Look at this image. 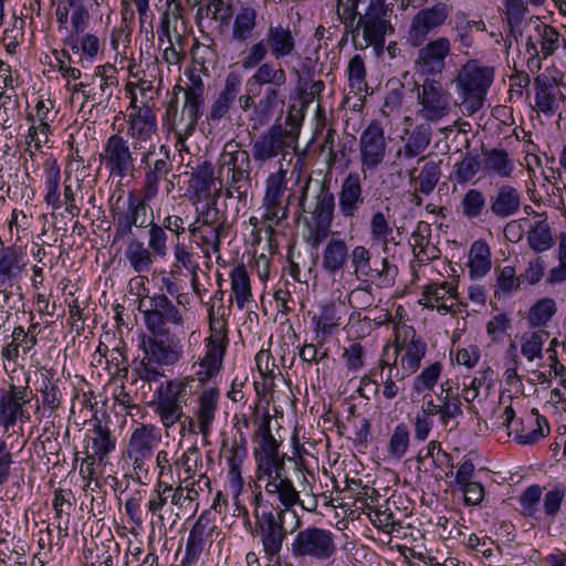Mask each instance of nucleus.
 <instances>
[{"mask_svg": "<svg viewBox=\"0 0 566 566\" xmlns=\"http://www.w3.org/2000/svg\"><path fill=\"white\" fill-rule=\"evenodd\" d=\"M270 422V417H264L259 421L255 431L256 478L260 482H264L266 494L277 499L284 507L282 511H285L286 515L300 502V493L293 484V478L286 467V461L294 462V475L296 478L302 475L305 481L303 462L280 453L281 442L271 433Z\"/></svg>", "mask_w": 566, "mask_h": 566, "instance_id": "1", "label": "nucleus"}, {"mask_svg": "<svg viewBox=\"0 0 566 566\" xmlns=\"http://www.w3.org/2000/svg\"><path fill=\"white\" fill-rule=\"evenodd\" d=\"M312 178L307 177L300 190L298 208L300 212L308 213L310 219H305L306 233L305 242L312 249L318 247L327 240L331 226L334 220L335 196L323 182H316L313 203H307L308 192L311 190Z\"/></svg>", "mask_w": 566, "mask_h": 566, "instance_id": "2", "label": "nucleus"}, {"mask_svg": "<svg viewBox=\"0 0 566 566\" xmlns=\"http://www.w3.org/2000/svg\"><path fill=\"white\" fill-rule=\"evenodd\" d=\"M140 337L139 347L144 357L136 369L145 381H157L164 376V366L175 365L182 356V345L177 335L169 331L149 332Z\"/></svg>", "mask_w": 566, "mask_h": 566, "instance_id": "3", "label": "nucleus"}, {"mask_svg": "<svg viewBox=\"0 0 566 566\" xmlns=\"http://www.w3.org/2000/svg\"><path fill=\"white\" fill-rule=\"evenodd\" d=\"M252 166L249 151L234 140L227 142L218 159L219 178L224 179L226 197L245 200L251 187Z\"/></svg>", "mask_w": 566, "mask_h": 566, "instance_id": "4", "label": "nucleus"}, {"mask_svg": "<svg viewBox=\"0 0 566 566\" xmlns=\"http://www.w3.org/2000/svg\"><path fill=\"white\" fill-rule=\"evenodd\" d=\"M365 4V12L350 31L352 40L356 49L373 46L379 54L384 50L386 35L391 34L394 28L387 19L385 0H367Z\"/></svg>", "mask_w": 566, "mask_h": 566, "instance_id": "5", "label": "nucleus"}, {"mask_svg": "<svg viewBox=\"0 0 566 566\" xmlns=\"http://www.w3.org/2000/svg\"><path fill=\"white\" fill-rule=\"evenodd\" d=\"M198 391V385L191 377L171 379L157 391L154 412L165 429H169L185 417L184 406Z\"/></svg>", "mask_w": 566, "mask_h": 566, "instance_id": "6", "label": "nucleus"}, {"mask_svg": "<svg viewBox=\"0 0 566 566\" xmlns=\"http://www.w3.org/2000/svg\"><path fill=\"white\" fill-rule=\"evenodd\" d=\"M493 77V67L481 65L478 61H469L460 69L455 85L458 94L462 98L461 105L469 115L474 114L483 106Z\"/></svg>", "mask_w": 566, "mask_h": 566, "instance_id": "7", "label": "nucleus"}, {"mask_svg": "<svg viewBox=\"0 0 566 566\" xmlns=\"http://www.w3.org/2000/svg\"><path fill=\"white\" fill-rule=\"evenodd\" d=\"M417 92V115L429 123H438L448 117L455 105L452 94L433 77L422 78L415 85Z\"/></svg>", "mask_w": 566, "mask_h": 566, "instance_id": "8", "label": "nucleus"}, {"mask_svg": "<svg viewBox=\"0 0 566 566\" xmlns=\"http://www.w3.org/2000/svg\"><path fill=\"white\" fill-rule=\"evenodd\" d=\"M352 274L361 284H377L379 286H390L394 284L398 269L390 263L387 256L380 261L373 260V254L368 248L358 244L350 250Z\"/></svg>", "mask_w": 566, "mask_h": 566, "instance_id": "9", "label": "nucleus"}, {"mask_svg": "<svg viewBox=\"0 0 566 566\" xmlns=\"http://www.w3.org/2000/svg\"><path fill=\"white\" fill-rule=\"evenodd\" d=\"M296 140L297 133L294 127L287 130L281 124H274L252 142L251 156L259 166L276 157L284 159L290 149L295 148Z\"/></svg>", "mask_w": 566, "mask_h": 566, "instance_id": "10", "label": "nucleus"}, {"mask_svg": "<svg viewBox=\"0 0 566 566\" xmlns=\"http://www.w3.org/2000/svg\"><path fill=\"white\" fill-rule=\"evenodd\" d=\"M335 534L326 528L308 526L296 533L290 551L295 558L326 560L336 553Z\"/></svg>", "mask_w": 566, "mask_h": 566, "instance_id": "11", "label": "nucleus"}, {"mask_svg": "<svg viewBox=\"0 0 566 566\" xmlns=\"http://www.w3.org/2000/svg\"><path fill=\"white\" fill-rule=\"evenodd\" d=\"M140 164L144 171L142 192L147 200H153L159 192L160 182L172 170L170 150L165 145H150L143 154Z\"/></svg>", "mask_w": 566, "mask_h": 566, "instance_id": "12", "label": "nucleus"}, {"mask_svg": "<svg viewBox=\"0 0 566 566\" xmlns=\"http://www.w3.org/2000/svg\"><path fill=\"white\" fill-rule=\"evenodd\" d=\"M127 132L126 135L132 139V148L135 151L146 149L154 145V138L157 135V118L153 106L138 104L134 95L128 106Z\"/></svg>", "mask_w": 566, "mask_h": 566, "instance_id": "13", "label": "nucleus"}, {"mask_svg": "<svg viewBox=\"0 0 566 566\" xmlns=\"http://www.w3.org/2000/svg\"><path fill=\"white\" fill-rule=\"evenodd\" d=\"M138 311L144 316L148 332L167 331L165 325L184 326L181 312L165 294L146 295L138 300Z\"/></svg>", "mask_w": 566, "mask_h": 566, "instance_id": "14", "label": "nucleus"}, {"mask_svg": "<svg viewBox=\"0 0 566 566\" xmlns=\"http://www.w3.org/2000/svg\"><path fill=\"white\" fill-rule=\"evenodd\" d=\"M418 53L415 60V71L421 78L441 75L447 67V59L451 54V42L447 36H438L427 40L421 46H417Z\"/></svg>", "mask_w": 566, "mask_h": 566, "instance_id": "15", "label": "nucleus"}, {"mask_svg": "<svg viewBox=\"0 0 566 566\" xmlns=\"http://www.w3.org/2000/svg\"><path fill=\"white\" fill-rule=\"evenodd\" d=\"M101 157L109 176L120 180L134 176L135 158L133 156V148H130L128 140L120 134L116 133L107 138Z\"/></svg>", "mask_w": 566, "mask_h": 566, "instance_id": "16", "label": "nucleus"}, {"mask_svg": "<svg viewBox=\"0 0 566 566\" xmlns=\"http://www.w3.org/2000/svg\"><path fill=\"white\" fill-rule=\"evenodd\" d=\"M452 8L443 2L419 10L411 19L407 42L410 46H421L429 34L444 24Z\"/></svg>", "mask_w": 566, "mask_h": 566, "instance_id": "17", "label": "nucleus"}, {"mask_svg": "<svg viewBox=\"0 0 566 566\" xmlns=\"http://www.w3.org/2000/svg\"><path fill=\"white\" fill-rule=\"evenodd\" d=\"M285 175L286 170L280 168L265 180V193L261 207L264 210L262 219L269 223L271 230L273 226H277L281 221L287 219V205H284Z\"/></svg>", "mask_w": 566, "mask_h": 566, "instance_id": "18", "label": "nucleus"}, {"mask_svg": "<svg viewBox=\"0 0 566 566\" xmlns=\"http://www.w3.org/2000/svg\"><path fill=\"white\" fill-rule=\"evenodd\" d=\"M387 142L385 130L377 120H371L359 136V161L364 174L374 171L385 160Z\"/></svg>", "mask_w": 566, "mask_h": 566, "instance_id": "19", "label": "nucleus"}, {"mask_svg": "<svg viewBox=\"0 0 566 566\" xmlns=\"http://www.w3.org/2000/svg\"><path fill=\"white\" fill-rule=\"evenodd\" d=\"M255 528L260 535L263 551L269 558H273L280 554L287 535L284 527L285 511L271 510L262 512L261 515L255 512Z\"/></svg>", "mask_w": 566, "mask_h": 566, "instance_id": "20", "label": "nucleus"}, {"mask_svg": "<svg viewBox=\"0 0 566 566\" xmlns=\"http://www.w3.org/2000/svg\"><path fill=\"white\" fill-rule=\"evenodd\" d=\"M201 105L185 99L181 112L178 109L177 97L167 104L165 120L177 137V143H184L195 132L201 116Z\"/></svg>", "mask_w": 566, "mask_h": 566, "instance_id": "21", "label": "nucleus"}, {"mask_svg": "<svg viewBox=\"0 0 566 566\" xmlns=\"http://www.w3.org/2000/svg\"><path fill=\"white\" fill-rule=\"evenodd\" d=\"M338 197V211L345 219L356 218L365 205L366 195L363 188V178L356 171H350L340 184Z\"/></svg>", "mask_w": 566, "mask_h": 566, "instance_id": "22", "label": "nucleus"}, {"mask_svg": "<svg viewBox=\"0 0 566 566\" xmlns=\"http://www.w3.org/2000/svg\"><path fill=\"white\" fill-rule=\"evenodd\" d=\"M158 441L159 437L153 424H140L133 431L126 453L135 471L145 469L146 460L151 457Z\"/></svg>", "mask_w": 566, "mask_h": 566, "instance_id": "23", "label": "nucleus"}, {"mask_svg": "<svg viewBox=\"0 0 566 566\" xmlns=\"http://www.w3.org/2000/svg\"><path fill=\"white\" fill-rule=\"evenodd\" d=\"M29 401L25 387L11 385L9 389L0 388V426L8 430L18 419L25 417L23 407Z\"/></svg>", "mask_w": 566, "mask_h": 566, "instance_id": "24", "label": "nucleus"}, {"mask_svg": "<svg viewBox=\"0 0 566 566\" xmlns=\"http://www.w3.org/2000/svg\"><path fill=\"white\" fill-rule=\"evenodd\" d=\"M296 34L289 23H270L264 38L271 50V56L276 61L293 56L296 53Z\"/></svg>", "mask_w": 566, "mask_h": 566, "instance_id": "25", "label": "nucleus"}, {"mask_svg": "<svg viewBox=\"0 0 566 566\" xmlns=\"http://www.w3.org/2000/svg\"><path fill=\"white\" fill-rule=\"evenodd\" d=\"M114 65L106 64L95 67V71L88 83V91H83L86 102H92V106L103 104L113 95V87L117 85Z\"/></svg>", "mask_w": 566, "mask_h": 566, "instance_id": "26", "label": "nucleus"}, {"mask_svg": "<svg viewBox=\"0 0 566 566\" xmlns=\"http://www.w3.org/2000/svg\"><path fill=\"white\" fill-rule=\"evenodd\" d=\"M352 144V139L340 138L332 126L326 129L321 144V153L326 154V166L329 170L348 166Z\"/></svg>", "mask_w": 566, "mask_h": 566, "instance_id": "27", "label": "nucleus"}, {"mask_svg": "<svg viewBox=\"0 0 566 566\" xmlns=\"http://www.w3.org/2000/svg\"><path fill=\"white\" fill-rule=\"evenodd\" d=\"M534 90L535 109L548 116L553 115L558 107V99H564L557 80L544 74L538 75L534 80Z\"/></svg>", "mask_w": 566, "mask_h": 566, "instance_id": "28", "label": "nucleus"}, {"mask_svg": "<svg viewBox=\"0 0 566 566\" xmlns=\"http://www.w3.org/2000/svg\"><path fill=\"white\" fill-rule=\"evenodd\" d=\"M396 353L397 357H400L401 378H405L419 369L427 353V344L420 337H416L412 331L410 339L406 336L401 343L396 345Z\"/></svg>", "mask_w": 566, "mask_h": 566, "instance_id": "29", "label": "nucleus"}, {"mask_svg": "<svg viewBox=\"0 0 566 566\" xmlns=\"http://www.w3.org/2000/svg\"><path fill=\"white\" fill-rule=\"evenodd\" d=\"M220 391L217 386H210L202 390L198 397V406L195 411L198 432L208 438L216 419Z\"/></svg>", "mask_w": 566, "mask_h": 566, "instance_id": "30", "label": "nucleus"}, {"mask_svg": "<svg viewBox=\"0 0 566 566\" xmlns=\"http://www.w3.org/2000/svg\"><path fill=\"white\" fill-rule=\"evenodd\" d=\"M515 426L521 428L513 429L514 441L523 446L534 444L549 432L546 418L541 416L535 408L532 409L531 417L526 420L520 419L515 422ZM511 434L510 431L509 436Z\"/></svg>", "mask_w": 566, "mask_h": 566, "instance_id": "31", "label": "nucleus"}, {"mask_svg": "<svg viewBox=\"0 0 566 566\" xmlns=\"http://www.w3.org/2000/svg\"><path fill=\"white\" fill-rule=\"evenodd\" d=\"M489 203L490 210L495 217L506 219L520 211L522 193L511 185H502L490 197Z\"/></svg>", "mask_w": 566, "mask_h": 566, "instance_id": "32", "label": "nucleus"}, {"mask_svg": "<svg viewBox=\"0 0 566 566\" xmlns=\"http://www.w3.org/2000/svg\"><path fill=\"white\" fill-rule=\"evenodd\" d=\"M226 347V345L206 343V354L198 364L193 365L196 369L195 376H190L196 380L198 389L219 374L222 367Z\"/></svg>", "mask_w": 566, "mask_h": 566, "instance_id": "33", "label": "nucleus"}, {"mask_svg": "<svg viewBox=\"0 0 566 566\" xmlns=\"http://www.w3.org/2000/svg\"><path fill=\"white\" fill-rule=\"evenodd\" d=\"M123 199V191L116 198L115 202H112L111 213L116 214L125 222L129 223L136 228H146L147 227V200L145 195L143 198L135 196L133 192L128 195L127 198V208L126 210H122L119 208V202Z\"/></svg>", "mask_w": 566, "mask_h": 566, "instance_id": "34", "label": "nucleus"}, {"mask_svg": "<svg viewBox=\"0 0 566 566\" xmlns=\"http://www.w3.org/2000/svg\"><path fill=\"white\" fill-rule=\"evenodd\" d=\"M350 259V251L346 241L342 238L332 235L322 252V269L328 275H336L343 271L347 261Z\"/></svg>", "mask_w": 566, "mask_h": 566, "instance_id": "35", "label": "nucleus"}, {"mask_svg": "<svg viewBox=\"0 0 566 566\" xmlns=\"http://www.w3.org/2000/svg\"><path fill=\"white\" fill-rule=\"evenodd\" d=\"M286 72L280 64L264 62L256 67L253 75L248 80L247 86L249 92L256 95L261 87L286 85Z\"/></svg>", "mask_w": 566, "mask_h": 566, "instance_id": "36", "label": "nucleus"}, {"mask_svg": "<svg viewBox=\"0 0 566 566\" xmlns=\"http://www.w3.org/2000/svg\"><path fill=\"white\" fill-rule=\"evenodd\" d=\"M216 525L205 515H200L195 525L190 530L186 544V559L195 562L199 558L205 549L207 542L211 539Z\"/></svg>", "mask_w": 566, "mask_h": 566, "instance_id": "37", "label": "nucleus"}, {"mask_svg": "<svg viewBox=\"0 0 566 566\" xmlns=\"http://www.w3.org/2000/svg\"><path fill=\"white\" fill-rule=\"evenodd\" d=\"M419 303L428 308L448 313L455 305V287L448 282L428 285Z\"/></svg>", "mask_w": 566, "mask_h": 566, "instance_id": "38", "label": "nucleus"}, {"mask_svg": "<svg viewBox=\"0 0 566 566\" xmlns=\"http://www.w3.org/2000/svg\"><path fill=\"white\" fill-rule=\"evenodd\" d=\"M432 129L428 123L416 125L408 134L405 145L398 149V160H410L421 155L430 145Z\"/></svg>", "mask_w": 566, "mask_h": 566, "instance_id": "39", "label": "nucleus"}, {"mask_svg": "<svg viewBox=\"0 0 566 566\" xmlns=\"http://www.w3.org/2000/svg\"><path fill=\"white\" fill-rule=\"evenodd\" d=\"M240 84L239 75L230 73L227 76L223 90L210 106L209 114L207 115L208 120L218 122L229 113L232 103L239 94Z\"/></svg>", "mask_w": 566, "mask_h": 566, "instance_id": "40", "label": "nucleus"}, {"mask_svg": "<svg viewBox=\"0 0 566 566\" xmlns=\"http://www.w3.org/2000/svg\"><path fill=\"white\" fill-rule=\"evenodd\" d=\"M245 443V439L243 438H241L240 441L234 440L226 455L229 467V485L234 495H239L241 493L244 483L241 474V467L248 453Z\"/></svg>", "mask_w": 566, "mask_h": 566, "instance_id": "41", "label": "nucleus"}, {"mask_svg": "<svg viewBox=\"0 0 566 566\" xmlns=\"http://www.w3.org/2000/svg\"><path fill=\"white\" fill-rule=\"evenodd\" d=\"M503 12L509 27L505 41L511 38L518 41L523 35L524 28L531 24L530 18H526L528 12L527 6L524 0H503Z\"/></svg>", "mask_w": 566, "mask_h": 566, "instance_id": "42", "label": "nucleus"}, {"mask_svg": "<svg viewBox=\"0 0 566 566\" xmlns=\"http://www.w3.org/2000/svg\"><path fill=\"white\" fill-rule=\"evenodd\" d=\"M116 446V438L113 437L111 430L97 421L92 430V434L88 438V444L86 447V454L97 458V462L101 464L104 462L108 453H111Z\"/></svg>", "mask_w": 566, "mask_h": 566, "instance_id": "43", "label": "nucleus"}, {"mask_svg": "<svg viewBox=\"0 0 566 566\" xmlns=\"http://www.w3.org/2000/svg\"><path fill=\"white\" fill-rule=\"evenodd\" d=\"M258 13L252 7H242L235 14L231 30V41L245 43L252 39L256 28Z\"/></svg>", "mask_w": 566, "mask_h": 566, "instance_id": "44", "label": "nucleus"}, {"mask_svg": "<svg viewBox=\"0 0 566 566\" xmlns=\"http://www.w3.org/2000/svg\"><path fill=\"white\" fill-rule=\"evenodd\" d=\"M369 238L373 242L381 245L382 252L386 254L389 250V244L397 245L399 242L395 240L394 228L389 222V216L378 210L371 214L369 221Z\"/></svg>", "mask_w": 566, "mask_h": 566, "instance_id": "45", "label": "nucleus"}, {"mask_svg": "<svg viewBox=\"0 0 566 566\" xmlns=\"http://www.w3.org/2000/svg\"><path fill=\"white\" fill-rule=\"evenodd\" d=\"M157 254L154 253L148 245L139 241L137 238L129 240L125 250V258L129 262V265L137 273L149 272L153 263L156 260Z\"/></svg>", "mask_w": 566, "mask_h": 566, "instance_id": "46", "label": "nucleus"}, {"mask_svg": "<svg viewBox=\"0 0 566 566\" xmlns=\"http://www.w3.org/2000/svg\"><path fill=\"white\" fill-rule=\"evenodd\" d=\"M342 315L335 303L329 302L319 307V313L314 315L312 321L315 325L317 337L322 339L334 332L340 325Z\"/></svg>", "mask_w": 566, "mask_h": 566, "instance_id": "47", "label": "nucleus"}, {"mask_svg": "<svg viewBox=\"0 0 566 566\" xmlns=\"http://www.w3.org/2000/svg\"><path fill=\"white\" fill-rule=\"evenodd\" d=\"M470 275L473 279L483 277L491 269V251L485 241L473 242L469 253Z\"/></svg>", "mask_w": 566, "mask_h": 566, "instance_id": "48", "label": "nucleus"}, {"mask_svg": "<svg viewBox=\"0 0 566 566\" xmlns=\"http://www.w3.org/2000/svg\"><path fill=\"white\" fill-rule=\"evenodd\" d=\"M44 201L48 206H51L54 210L62 207L61 193H60V180L61 170L55 161H46L44 164Z\"/></svg>", "mask_w": 566, "mask_h": 566, "instance_id": "49", "label": "nucleus"}, {"mask_svg": "<svg viewBox=\"0 0 566 566\" xmlns=\"http://www.w3.org/2000/svg\"><path fill=\"white\" fill-rule=\"evenodd\" d=\"M231 291L234 296L237 306L242 310L252 301L250 286V277L244 265H237L230 272Z\"/></svg>", "mask_w": 566, "mask_h": 566, "instance_id": "50", "label": "nucleus"}, {"mask_svg": "<svg viewBox=\"0 0 566 566\" xmlns=\"http://www.w3.org/2000/svg\"><path fill=\"white\" fill-rule=\"evenodd\" d=\"M527 242L537 253L545 252L553 247L554 240L547 218L536 220L527 231Z\"/></svg>", "mask_w": 566, "mask_h": 566, "instance_id": "51", "label": "nucleus"}, {"mask_svg": "<svg viewBox=\"0 0 566 566\" xmlns=\"http://www.w3.org/2000/svg\"><path fill=\"white\" fill-rule=\"evenodd\" d=\"M549 334L545 329L526 332L521 336V352L528 360L543 358V345L548 338Z\"/></svg>", "mask_w": 566, "mask_h": 566, "instance_id": "52", "label": "nucleus"}, {"mask_svg": "<svg viewBox=\"0 0 566 566\" xmlns=\"http://www.w3.org/2000/svg\"><path fill=\"white\" fill-rule=\"evenodd\" d=\"M530 23L534 25V30L537 32L541 42V51L544 57H548L559 46V33L551 25H547L539 21L537 17H530Z\"/></svg>", "mask_w": 566, "mask_h": 566, "instance_id": "53", "label": "nucleus"}, {"mask_svg": "<svg viewBox=\"0 0 566 566\" xmlns=\"http://www.w3.org/2000/svg\"><path fill=\"white\" fill-rule=\"evenodd\" d=\"M286 85L264 86L262 97L258 103V107L262 116H271L273 112L285 104Z\"/></svg>", "mask_w": 566, "mask_h": 566, "instance_id": "54", "label": "nucleus"}, {"mask_svg": "<svg viewBox=\"0 0 566 566\" xmlns=\"http://www.w3.org/2000/svg\"><path fill=\"white\" fill-rule=\"evenodd\" d=\"M484 168L502 178H507L514 169V164L505 150L494 148L485 153Z\"/></svg>", "mask_w": 566, "mask_h": 566, "instance_id": "55", "label": "nucleus"}, {"mask_svg": "<svg viewBox=\"0 0 566 566\" xmlns=\"http://www.w3.org/2000/svg\"><path fill=\"white\" fill-rule=\"evenodd\" d=\"M442 392H446L443 397H440L441 400V423L447 427L451 419L457 418L462 413L461 401L458 394L452 391L449 381H446L441 385Z\"/></svg>", "mask_w": 566, "mask_h": 566, "instance_id": "56", "label": "nucleus"}, {"mask_svg": "<svg viewBox=\"0 0 566 566\" xmlns=\"http://www.w3.org/2000/svg\"><path fill=\"white\" fill-rule=\"evenodd\" d=\"M556 311L555 301L551 297H544L530 308L527 321L534 327H545L556 314Z\"/></svg>", "mask_w": 566, "mask_h": 566, "instance_id": "57", "label": "nucleus"}, {"mask_svg": "<svg viewBox=\"0 0 566 566\" xmlns=\"http://www.w3.org/2000/svg\"><path fill=\"white\" fill-rule=\"evenodd\" d=\"M387 367V361L379 360L378 366L370 369L368 374L361 377L358 394L365 399L378 395L379 392V380H384V371Z\"/></svg>", "mask_w": 566, "mask_h": 566, "instance_id": "58", "label": "nucleus"}, {"mask_svg": "<svg viewBox=\"0 0 566 566\" xmlns=\"http://www.w3.org/2000/svg\"><path fill=\"white\" fill-rule=\"evenodd\" d=\"M70 21L72 30L67 38V44L72 49H77L78 35L84 32L90 21L88 10L82 3H76Z\"/></svg>", "mask_w": 566, "mask_h": 566, "instance_id": "59", "label": "nucleus"}, {"mask_svg": "<svg viewBox=\"0 0 566 566\" xmlns=\"http://www.w3.org/2000/svg\"><path fill=\"white\" fill-rule=\"evenodd\" d=\"M486 207V198L484 193L478 189H470L465 192L461 200L462 213L468 219H476Z\"/></svg>", "mask_w": 566, "mask_h": 566, "instance_id": "60", "label": "nucleus"}, {"mask_svg": "<svg viewBox=\"0 0 566 566\" xmlns=\"http://www.w3.org/2000/svg\"><path fill=\"white\" fill-rule=\"evenodd\" d=\"M440 176H441L440 163H436V161L426 163L422 166L420 174L418 176L417 190L424 196L430 195L433 191V189L436 188V186L440 179Z\"/></svg>", "mask_w": 566, "mask_h": 566, "instance_id": "61", "label": "nucleus"}, {"mask_svg": "<svg viewBox=\"0 0 566 566\" xmlns=\"http://www.w3.org/2000/svg\"><path fill=\"white\" fill-rule=\"evenodd\" d=\"M366 4L356 3L355 0H337V15L342 23L345 25L346 33H350L355 29L356 18H360L365 12Z\"/></svg>", "mask_w": 566, "mask_h": 566, "instance_id": "62", "label": "nucleus"}, {"mask_svg": "<svg viewBox=\"0 0 566 566\" xmlns=\"http://www.w3.org/2000/svg\"><path fill=\"white\" fill-rule=\"evenodd\" d=\"M148 228V243L149 249L159 258H165L168 253V235L164 227L150 220L147 223Z\"/></svg>", "mask_w": 566, "mask_h": 566, "instance_id": "63", "label": "nucleus"}, {"mask_svg": "<svg viewBox=\"0 0 566 566\" xmlns=\"http://www.w3.org/2000/svg\"><path fill=\"white\" fill-rule=\"evenodd\" d=\"M192 179L195 181L196 192H207L210 195L216 180L211 163L205 160L199 164L192 174Z\"/></svg>", "mask_w": 566, "mask_h": 566, "instance_id": "64", "label": "nucleus"}]
</instances>
